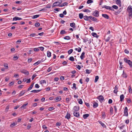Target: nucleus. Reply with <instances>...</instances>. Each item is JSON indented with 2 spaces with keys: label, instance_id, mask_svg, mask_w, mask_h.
<instances>
[{
  "label": "nucleus",
  "instance_id": "f257e3e1",
  "mask_svg": "<svg viewBox=\"0 0 132 132\" xmlns=\"http://www.w3.org/2000/svg\"><path fill=\"white\" fill-rule=\"evenodd\" d=\"M127 11L129 13V16L132 18V7L131 6H129L127 8Z\"/></svg>",
  "mask_w": 132,
  "mask_h": 132
},
{
  "label": "nucleus",
  "instance_id": "f03ea898",
  "mask_svg": "<svg viewBox=\"0 0 132 132\" xmlns=\"http://www.w3.org/2000/svg\"><path fill=\"white\" fill-rule=\"evenodd\" d=\"M123 60L125 62L129 64L130 68L132 67V62L130 60H128L126 57H125Z\"/></svg>",
  "mask_w": 132,
  "mask_h": 132
},
{
  "label": "nucleus",
  "instance_id": "7ed1b4c3",
  "mask_svg": "<svg viewBox=\"0 0 132 132\" xmlns=\"http://www.w3.org/2000/svg\"><path fill=\"white\" fill-rule=\"evenodd\" d=\"M92 15L96 17H98L99 16V11L95 10L93 12Z\"/></svg>",
  "mask_w": 132,
  "mask_h": 132
},
{
  "label": "nucleus",
  "instance_id": "20e7f679",
  "mask_svg": "<svg viewBox=\"0 0 132 132\" xmlns=\"http://www.w3.org/2000/svg\"><path fill=\"white\" fill-rule=\"evenodd\" d=\"M97 98L99 100L101 103L103 102L104 99L103 96L102 95H100V96L97 97Z\"/></svg>",
  "mask_w": 132,
  "mask_h": 132
},
{
  "label": "nucleus",
  "instance_id": "39448f33",
  "mask_svg": "<svg viewBox=\"0 0 132 132\" xmlns=\"http://www.w3.org/2000/svg\"><path fill=\"white\" fill-rule=\"evenodd\" d=\"M128 109L127 107V106H126L125 107V109L124 110V113L125 114V115L126 116H128Z\"/></svg>",
  "mask_w": 132,
  "mask_h": 132
},
{
  "label": "nucleus",
  "instance_id": "423d86ee",
  "mask_svg": "<svg viewBox=\"0 0 132 132\" xmlns=\"http://www.w3.org/2000/svg\"><path fill=\"white\" fill-rule=\"evenodd\" d=\"M89 18L91 20H92L93 21H96V22H97V19L96 18H95L93 17L92 16H89Z\"/></svg>",
  "mask_w": 132,
  "mask_h": 132
},
{
  "label": "nucleus",
  "instance_id": "0eeeda50",
  "mask_svg": "<svg viewBox=\"0 0 132 132\" xmlns=\"http://www.w3.org/2000/svg\"><path fill=\"white\" fill-rule=\"evenodd\" d=\"M21 72L27 75H28L29 74L28 72L27 71L24 69H23L21 70Z\"/></svg>",
  "mask_w": 132,
  "mask_h": 132
},
{
  "label": "nucleus",
  "instance_id": "6e6552de",
  "mask_svg": "<svg viewBox=\"0 0 132 132\" xmlns=\"http://www.w3.org/2000/svg\"><path fill=\"white\" fill-rule=\"evenodd\" d=\"M73 113L74 116L77 117H79L80 116L79 113L77 111H74Z\"/></svg>",
  "mask_w": 132,
  "mask_h": 132
},
{
  "label": "nucleus",
  "instance_id": "1a4fd4ad",
  "mask_svg": "<svg viewBox=\"0 0 132 132\" xmlns=\"http://www.w3.org/2000/svg\"><path fill=\"white\" fill-rule=\"evenodd\" d=\"M116 3L117 5L119 6L120 7L121 6V3L120 0H115Z\"/></svg>",
  "mask_w": 132,
  "mask_h": 132
},
{
  "label": "nucleus",
  "instance_id": "9d476101",
  "mask_svg": "<svg viewBox=\"0 0 132 132\" xmlns=\"http://www.w3.org/2000/svg\"><path fill=\"white\" fill-rule=\"evenodd\" d=\"M26 92V90H23L21 91L19 93V96H21L23 95Z\"/></svg>",
  "mask_w": 132,
  "mask_h": 132
},
{
  "label": "nucleus",
  "instance_id": "9b49d317",
  "mask_svg": "<svg viewBox=\"0 0 132 132\" xmlns=\"http://www.w3.org/2000/svg\"><path fill=\"white\" fill-rule=\"evenodd\" d=\"M73 110L74 111H77L79 110V108L78 106H75L73 108Z\"/></svg>",
  "mask_w": 132,
  "mask_h": 132
},
{
  "label": "nucleus",
  "instance_id": "f8f14e48",
  "mask_svg": "<svg viewBox=\"0 0 132 132\" xmlns=\"http://www.w3.org/2000/svg\"><path fill=\"white\" fill-rule=\"evenodd\" d=\"M102 8H105L106 9L108 10H112V7L110 6H107L106 5H104L102 7Z\"/></svg>",
  "mask_w": 132,
  "mask_h": 132
},
{
  "label": "nucleus",
  "instance_id": "ddd939ff",
  "mask_svg": "<svg viewBox=\"0 0 132 132\" xmlns=\"http://www.w3.org/2000/svg\"><path fill=\"white\" fill-rule=\"evenodd\" d=\"M22 19L21 18L17 17H15L13 18V21L15 20L16 21L18 20H20Z\"/></svg>",
  "mask_w": 132,
  "mask_h": 132
},
{
  "label": "nucleus",
  "instance_id": "4468645a",
  "mask_svg": "<svg viewBox=\"0 0 132 132\" xmlns=\"http://www.w3.org/2000/svg\"><path fill=\"white\" fill-rule=\"evenodd\" d=\"M71 115L70 113L67 112L66 115L65 116V118L69 119L70 118Z\"/></svg>",
  "mask_w": 132,
  "mask_h": 132
},
{
  "label": "nucleus",
  "instance_id": "2eb2a0df",
  "mask_svg": "<svg viewBox=\"0 0 132 132\" xmlns=\"http://www.w3.org/2000/svg\"><path fill=\"white\" fill-rule=\"evenodd\" d=\"M114 90L113 91V92L115 93V94H117V92H118V88L117 87V86L116 85L114 87Z\"/></svg>",
  "mask_w": 132,
  "mask_h": 132
},
{
  "label": "nucleus",
  "instance_id": "dca6fc26",
  "mask_svg": "<svg viewBox=\"0 0 132 132\" xmlns=\"http://www.w3.org/2000/svg\"><path fill=\"white\" fill-rule=\"evenodd\" d=\"M102 16L107 19H109V16L107 14H102Z\"/></svg>",
  "mask_w": 132,
  "mask_h": 132
},
{
  "label": "nucleus",
  "instance_id": "f3484780",
  "mask_svg": "<svg viewBox=\"0 0 132 132\" xmlns=\"http://www.w3.org/2000/svg\"><path fill=\"white\" fill-rule=\"evenodd\" d=\"M98 104L95 102H94L93 107L94 108H96L98 106Z\"/></svg>",
  "mask_w": 132,
  "mask_h": 132
},
{
  "label": "nucleus",
  "instance_id": "a211bd4d",
  "mask_svg": "<svg viewBox=\"0 0 132 132\" xmlns=\"http://www.w3.org/2000/svg\"><path fill=\"white\" fill-rule=\"evenodd\" d=\"M94 37L98 38L99 37V36L97 35L96 34L95 32H93L91 34Z\"/></svg>",
  "mask_w": 132,
  "mask_h": 132
},
{
  "label": "nucleus",
  "instance_id": "6ab92c4d",
  "mask_svg": "<svg viewBox=\"0 0 132 132\" xmlns=\"http://www.w3.org/2000/svg\"><path fill=\"white\" fill-rule=\"evenodd\" d=\"M85 54L84 52H83L81 53V55L80 56V58L81 60L83 59L85 57Z\"/></svg>",
  "mask_w": 132,
  "mask_h": 132
},
{
  "label": "nucleus",
  "instance_id": "aec40b11",
  "mask_svg": "<svg viewBox=\"0 0 132 132\" xmlns=\"http://www.w3.org/2000/svg\"><path fill=\"white\" fill-rule=\"evenodd\" d=\"M42 61V60H39L37 62L34 63V65L35 66H36L40 63Z\"/></svg>",
  "mask_w": 132,
  "mask_h": 132
},
{
  "label": "nucleus",
  "instance_id": "412c9836",
  "mask_svg": "<svg viewBox=\"0 0 132 132\" xmlns=\"http://www.w3.org/2000/svg\"><path fill=\"white\" fill-rule=\"evenodd\" d=\"M124 96L123 94H121L120 96V101H122L124 100Z\"/></svg>",
  "mask_w": 132,
  "mask_h": 132
},
{
  "label": "nucleus",
  "instance_id": "4be33fe9",
  "mask_svg": "<svg viewBox=\"0 0 132 132\" xmlns=\"http://www.w3.org/2000/svg\"><path fill=\"white\" fill-rule=\"evenodd\" d=\"M86 73L88 74H89L92 71V70H89L87 69L86 70Z\"/></svg>",
  "mask_w": 132,
  "mask_h": 132
},
{
  "label": "nucleus",
  "instance_id": "5701e85b",
  "mask_svg": "<svg viewBox=\"0 0 132 132\" xmlns=\"http://www.w3.org/2000/svg\"><path fill=\"white\" fill-rule=\"evenodd\" d=\"M98 122L99 124H101L103 127L104 128L106 127V126L101 121H99Z\"/></svg>",
  "mask_w": 132,
  "mask_h": 132
},
{
  "label": "nucleus",
  "instance_id": "b1692460",
  "mask_svg": "<svg viewBox=\"0 0 132 132\" xmlns=\"http://www.w3.org/2000/svg\"><path fill=\"white\" fill-rule=\"evenodd\" d=\"M89 18V16H88L87 15H85L84 16V19L85 20H88Z\"/></svg>",
  "mask_w": 132,
  "mask_h": 132
},
{
  "label": "nucleus",
  "instance_id": "393cba45",
  "mask_svg": "<svg viewBox=\"0 0 132 132\" xmlns=\"http://www.w3.org/2000/svg\"><path fill=\"white\" fill-rule=\"evenodd\" d=\"M122 77L123 78H126L127 77V74L124 72V71H123V74H122Z\"/></svg>",
  "mask_w": 132,
  "mask_h": 132
},
{
  "label": "nucleus",
  "instance_id": "a878e982",
  "mask_svg": "<svg viewBox=\"0 0 132 132\" xmlns=\"http://www.w3.org/2000/svg\"><path fill=\"white\" fill-rule=\"evenodd\" d=\"M75 50L77 51L78 52H80L81 51V48L80 47H78V48H76L75 49Z\"/></svg>",
  "mask_w": 132,
  "mask_h": 132
},
{
  "label": "nucleus",
  "instance_id": "bb28decb",
  "mask_svg": "<svg viewBox=\"0 0 132 132\" xmlns=\"http://www.w3.org/2000/svg\"><path fill=\"white\" fill-rule=\"evenodd\" d=\"M41 90H32L31 91V92H34V93H38L40 92Z\"/></svg>",
  "mask_w": 132,
  "mask_h": 132
},
{
  "label": "nucleus",
  "instance_id": "cd10ccee",
  "mask_svg": "<svg viewBox=\"0 0 132 132\" xmlns=\"http://www.w3.org/2000/svg\"><path fill=\"white\" fill-rule=\"evenodd\" d=\"M70 26L71 27L74 28L75 27V24L74 22H72L70 24Z\"/></svg>",
  "mask_w": 132,
  "mask_h": 132
},
{
  "label": "nucleus",
  "instance_id": "c85d7f7f",
  "mask_svg": "<svg viewBox=\"0 0 132 132\" xmlns=\"http://www.w3.org/2000/svg\"><path fill=\"white\" fill-rule=\"evenodd\" d=\"M51 52L49 51H48L47 52V56L48 57H50L51 56Z\"/></svg>",
  "mask_w": 132,
  "mask_h": 132
},
{
  "label": "nucleus",
  "instance_id": "c756f323",
  "mask_svg": "<svg viewBox=\"0 0 132 132\" xmlns=\"http://www.w3.org/2000/svg\"><path fill=\"white\" fill-rule=\"evenodd\" d=\"M89 116V114H84L83 115V118L84 119H86Z\"/></svg>",
  "mask_w": 132,
  "mask_h": 132
},
{
  "label": "nucleus",
  "instance_id": "7c9ffc66",
  "mask_svg": "<svg viewBox=\"0 0 132 132\" xmlns=\"http://www.w3.org/2000/svg\"><path fill=\"white\" fill-rule=\"evenodd\" d=\"M68 4V3L67 2L64 3L59 6L60 7H62L63 6L67 5Z\"/></svg>",
  "mask_w": 132,
  "mask_h": 132
},
{
  "label": "nucleus",
  "instance_id": "2f4dec72",
  "mask_svg": "<svg viewBox=\"0 0 132 132\" xmlns=\"http://www.w3.org/2000/svg\"><path fill=\"white\" fill-rule=\"evenodd\" d=\"M4 66L5 67V68L6 69H8L9 68L8 65L6 63H4Z\"/></svg>",
  "mask_w": 132,
  "mask_h": 132
},
{
  "label": "nucleus",
  "instance_id": "473e14b6",
  "mask_svg": "<svg viewBox=\"0 0 132 132\" xmlns=\"http://www.w3.org/2000/svg\"><path fill=\"white\" fill-rule=\"evenodd\" d=\"M101 113L102 114V117L104 119L106 117L105 112H102Z\"/></svg>",
  "mask_w": 132,
  "mask_h": 132
},
{
  "label": "nucleus",
  "instance_id": "72a5a7b5",
  "mask_svg": "<svg viewBox=\"0 0 132 132\" xmlns=\"http://www.w3.org/2000/svg\"><path fill=\"white\" fill-rule=\"evenodd\" d=\"M99 79V77L98 76H96L95 77V79L94 80L95 82H96L98 81Z\"/></svg>",
  "mask_w": 132,
  "mask_h": 132
},
{
  "label": "nucleus",
  "instance_id": "f704fd0d",
  "mask_svg": "<svg viewBox=\"0 0 132 132\" xmlns=\"http://www.w3.org/2000/svg\"><path fill=\"white\" fill-rule=\"evenodd\" d=\"M67 32H65V30H62L61 31L60 34L62 35L66 34Z\"/></svg>",
  "mask_w": 132,
  "mask_h": 132
},
{
  "label": "nucleus",
  "instance_id": "c9c22d12",
  "mask_svg": "<svg viewBox=\"0 0 132 132\" xmlns=\"http://www.w3.org/2000/svg\"><path fill=\"white\" fill-rule=\"evenodd\" d=\"M78 103L80 104H82V101L81 99H79L78 100Z\"/></svg>",
  "mask_w": 132,
  "mask_h": 132
},
{
  "label": "nucleus",
  "instance_id": "e433bc0d",
  "mask_svg": "<svg viewBox=\"0 0 132 132\" xmlns=\"http://www.w3.org/2000/svg\"><path fill=\"white\" fill-rule=\"evenodd\" d=\"M79 16L80 18V19H81L82 18L83 16V15L82 13H80L79 14Z\"/></svg>",
  "mask_w": 132,
  "mask_h": 132
},
{
  "label": "nucleus",
  "instance_id": "4c0bfd02",
  "mask_svg": "<svg viewBox=\"0 0 132 132\" xmlns=\"http://www.w3.org/2000/svg\"><path fill=\"white\" fill-rule=\"evenodd\" d=\"M129 92V93H131L132 92V90L131 89V87L130 86H129L128 88Z\"/></svg>",
  "mask_w": 132,
  "mask_h": 132
},
{
  "label": "nucleus",
  "instance_id": "58836bf2",
  "mask_svg": "<svg viewBox=\"0 0 132 132\" xmlns=\"http://www.w3.org/2000/svg\"><path fill=\"white\" fill-rule=\"evenodd\" d=\"M39 16V15L38 14L34 15L32 16V18L33 19H35L38 17Z\"/></svg>",
  "mask_w": 132,
  "mask_h": 132
},
{
  "label": "nucleus",
  "instance_id": "ea45409f",
  "mask_svg": "<svg viewBox=\"0 0 132 132\" xmlns=\"http://www.w3.org/2000/svg\"><path fill=\"white\" fill-rule=\"evenodd\" d=\"M69 60L71 61H74L75 59L73 56H71L69 57Z\"/></svg>",
  "mask_w": 132,
  "mask_h": 132
},
{
  "label": "nucleus",
  "instance_id": "a19ab883",
  "mask_svg": "<svg viewBox=\"0 0 132 132\" xmlns=\"http://www.w3.org/2000/svg\"><path fill=\"white\" fill-rule=\"evenodd\" d=\"M46 82L45 80H42L40 81V83L41 84H44L45 83H46Z\"/></svg>",
  "mask_w": 132,
  "mask_h": 132
},
{
  "label": "nucleus",
  "instance_id": "79ce46f5",
  "mask_svg": "<svg viewBox=\"0 0 132 132\" xmlns=\"http://www.w3.org/2000/svg\"><path fill=\"white\" fill-rule=\"evenodd\" d=\"M19 57L17 56H14V57L13 58V60L15 61L17 60L18 58Z\"/></svg>",
  "mask_w": 132,
  "mask_h": 132
},
{
  "label": "nucleus",
  "instance_id": "37998d69",
  "mask_svg": "<svg viewBox=\"0 0 132 132\" xmlns=\"http://www.w3.org/2000/svg\"><path fill=\"white\" fill-rule=\"evenodd\" d=\"M70 39V37L68 36H65L64 37V39L65 40H69Z\"/></svg>",
  "mask_w": 132,
  "mask_h": 132
},
{
  "label": "nucleus",
  "instance_id": "c03bdc74",
  "mask_svg": "<svg viewBox=\"0 0 132 132\" xmlns=\"http://www.w3.org/2000/svg\"><path fill=\"white\" fill-rule=\"evenodd\" d=\"M73 51V50L71 49L69 50L68 51V53L69 54H70L72 53Z\"/></svg>",
  "mask_w": 132,
  "mask_h": 132
},
{
  "label": "nucleus",
  "instance_id": "a18cd8bd",
  "mask_svg": "<svg viewBox=\"0 0 132 132\" xmlns=\"http://www.w3.org/2000/svg\"><path fill=\"white\" fill-rule=\"evenodd\" d=\"M93 2V1L92 0H88L87 2V4H89L90 3H92Z\"/></svg>",
  "mask_w": 132,
  "mask_h": 132
},
{
  "label": "nucleus",
  "instance_id": "49530a36",
  "mask_svg": "<svg viewBox=\"0 0 132 132\" xmlns=\"http://www.w3.org/2000/svg\"><path fill=\"white\" fill-rule=\"evenodd\" d=\"M83 39V42L85 43L88 41V38H85Z\"/></svg>",
  "mask_w": 132,
  "mask_h": 132
},
{
  "label": "nucleus",
  "instance_id": "de8ad7c7",
  "mask_svg": "<svg viewBox=\"0 0 132 132\" xmlns=\"http://www.w3.org/2000/svg\"><path fill=\"white\" fill-rule=\"evenodd\" d=\"M83 11H84V12H88V13L90 12V11L89 10H88V9H84Z\"/></svg>",
  "mask_w": 132,
  "mask_h": 132
},
{
  "label": "nucleus",
  "instance_id": "09e8293b",
  "mask_svg": "<svg viewBox=\"0 0 132 132\" xmlns=\"http://www.w3.org/2000/svg\"><path fill=\"white\" fill-rule=\"evenodd\" d=\"M28 104V103H27L26 104H24L22 105V106L21 107V108H23L24 109L25 108V106H26Z\"/></svg>",
  "mask_w": 132,
  "mask_h": 132
},
{
  "label": "nucleus",
  "instance_id": "8fccbe9b",
  "mask_svg": "<svg viewBox=\"0 0 132 132\" xmlns=\"http://www.w3.org/2000/svg\"><path fill=\"white\" fill-rule=\"evenodd\" d=\"M56 100L57 101H59L61 100V98L60 96L58 97H56Z\"/></svg>",
  "mask_w": 132,
  "mask_h": 132
},
{
  "label": "nucleus",
  "instance_id": "3c124183",
  "mask_svg": "<svg viewBox=\"0 0 132 132\" xmlns=\"http://www.w3.org/2000/svg\"><path fill=\"white\" fill-rule=\"evenodd\" d=\"M40 25V24L39 22L36 23L35 24V26L36 27H38Z\"/></svg>",
  "mask_w": 132,
  "mask_h": 132
},
{
  "label": "nucleus",
  "instance_id": "603ef678",
  "mask_svg": "<svg viewBox=\"0 0 132 132\" xmlns=\"http://www.w3.org/2000/svg\"><path fill=\"white\" fill-rule=\"evenodd\" d=\"M51 5L50 4H49L46 5V8H50L51 7Z\"/></svg>",
  "mask_w": 132,
  "mask_h": 132
},
{
  "label": "nucleus",
  "instance_id": "864d4df0",
  "mask_svg": "<svg viewBox=\"0 0 132 132\" xmlns=\"http://www.w3.org/2000/svg\"><path fill=\"white\" fill-rule=\"evenodd\" d=\"M9 106H6L5 109V112H7L8 111V110L9 109Z\"/></svg>",
  "mask_w": 132,
  "mask_h": 132
},
{
  "label": "nucleus",
  "instance_id": "5fc2aeb1",
  "mask_svg": "<svg viewBox=\"0 0 132 132\" xmlns=\"http://www.w3.org/2000/svg\"><path fill=\"white\" fill-rule=\"evenodd\" d=\"M113 111V108L112 107H111L110 108V112L112 114Z\"/></svg>",
  "mask_w": 132,
  "mask_h": 132
},
{
  "label": "nucleus",
  "instance_id": "6e6d98bb",
  "mask_svg": "<svg viewBox=\"0 0 132 132\" xmlns=\"http://www.w3.org/2000/svg\"><path fill=\"white\" fill-rule=\"evenodd\" d=\"M110 37H107V38L105 40V41L106 42H108L110 39Z\"/></svg>",
  "mask_w": 132,
  "mask_h": 132
},
{
  "label": "nucleus",
  "instance_id": "4d7b16f0",
  "mask_svg": "<svg viewBox=\"0 0 132 132\" xmlns=\"http://www.w3.org/2000/svg\"><path fill=\"white\" fill-rule=\"evenodd\" d=\"M52 67H49L48 68V69L47 71L48 72H50L52 70Z\"/></svg>",
  "mask_w": 132,
  "mask_h": 132
},
{
  "label": "nucleus",
  "instance_id": "13d9d810",
  "mask_svg": "<svg viewBox=\"0 0 132 132\" xmlns=\"http://www.w3.org/2000/svg\"><path fill=\"white\" fill-rule=\"evenodd\" d=\"M14 81H12L9 84V85L10 86H12V85H13V84H14Z\"/></svg>",
  "mask_w": 132,
  "mask_h": 132
},
{
  "label": "nucleus",
  "instance_id": "bf43d9fd",
  "mask_svg": "<svg viewBox=\"0 0 132 132\" xmlns=\"http://www.w3.org/2000/svg\"><path fill=\"white\" fill-rule=\"evenodd\" d=\"M112 7L115 9H117L118 8V7L116 5H113L112 6Z\"/></svg>",
  "mask_w": 132,
  "mask_h": 132
},
{
  "label": "nucleus",
  "instance_id": "052dcab7",
  "mask_svg": "<svg viewBox=\"0 0 132 132\" xmlns=\"http://www.w3.org/2000/svg\"><path fill=\"white\" fill-rule=\"evenodd\" d=\"M36 35V34L35 33H33L30 34L29 36L31 37H34Z\"/></svg>",
  "mask_w": 132,
  "mask_h": 132
},
{
  "label": "nucleus",
  "instance_id": "680f3d73",
  "mask_svg": "<svg viewBox=\"0 0 132 132\" xmlns=\"http://www.w3.org/2000/svg\"><path fill=\"white\" fill-rule=\"evenodd\" d=\"M15 123L14 122H13L11 123L10 125V126L11 127H12L15 126Z\"/></svg>",
  "mask_w": 132,
  "mask_h": 132
},
{
  "label": "nucleus",
  "instance_id": "e2e57ef3",
  "mask_svg": "<svg viewBox=\"0 0 132 132\" xmlns=\"http://www.w3.org/2000/svg\"><path fill=\"white\" fill-rule=\"evenodd\" d=\"M54 109H55V108H53V107H50V108H49L48 109V110L49 111H50L53 110Z\"/></svg>",
  "mask_w": 132,
  "mask_h": 132
},
{
  "label": "nucleus",
  "instance_id": "0e129e2a",
  "mask_svg": "<svg viewBox=\"0 0 132 132\" xmlns=\"http://www.w3.org/2000/svg\"><path fill=\"white\" fill-rule=\"evenodd\" d=\"M77 68L78 69L80 70L81 69L80 66L79 65H76Z\"/></svg>",
  "mask_w": 132,
  "mask_h": 132
},
{
  "label": "nucleus",
  "instance_id": "69168bd1",
  "mask_svg": "<svg viewBox=\"0 0 132 132\" xmlns=\"http://www.w3.org/2000/svg\"><path fill=\"white\" fill-rule=\"evenodd\" d=\"M33 87H32V86L30 85V87L28 88L27 90L28 91H30L31 89H32Z\"/></svg>",
  "mask_w": 132,
  "mask_h": 132
},
{
  "label": "nucleus",
  "instance_id": "338daca9",
  "mask_svg": "<svg viewBox=\"0 0 132 132\" xmlns=\"http://www.w3.org/2000/svg\"><path fill=\"white\" fill-rule=\"evenodd\" d=\"M127 102L128 103H130L131 102V100H130V98H129V99H127Z\"/></svg>",
  "mask_w": 132,
  "mask_h": 132
},
{
  "label": "nucleus",
  "instance_id": "774afa93",
  "mask_svg": "<svg viewBox=\"0 0 132 132\" xmlns=\"http://www.w3.org/2000/svg\"><path fill=\"white\" fill-rule=\"evenodd\" d=\"M34 51H39V49L37 48H35L34 49Z\"/></svg>",
  "mask_w": 132,
  "mask_h": 132
}]
</instances>
